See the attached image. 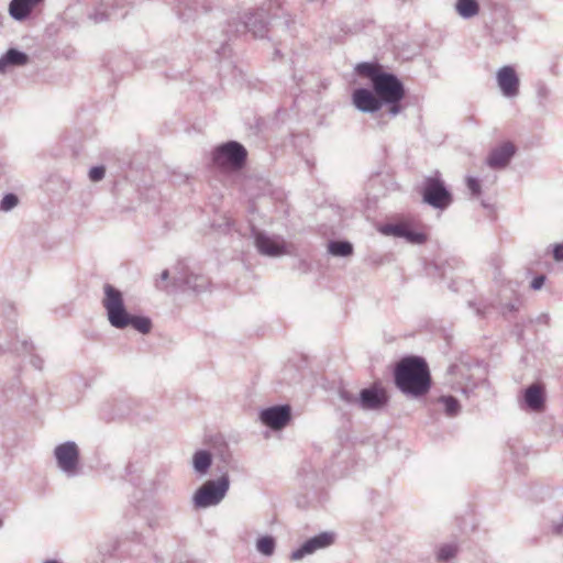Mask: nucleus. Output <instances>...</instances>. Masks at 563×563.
<instances>
[{
    "label": "nucleus",
    "mask_w": 563,
    "mask_h": 563,
    "mask_svg": "<svg viewBox=\"0 0 563 563\" xmlns=\"http://www.w3.org/2000/svg\"><path fill=\"white\" fill-rule=\"evenodd\" d=\"M396 386L405 394L419 397L431 387V376L427 362L419 356H407L395 368Z\"/></svg>",
    "instance_id": "1"
},
{
    "label": "nucleus",
    "mask_w": 563,
    "mask_h": 563,
    "mask_svg": "<svg viewBox=\"0 0 563 563\" xmlns=\"http://www.w3.org/2000/svg\"><path fill=\"white\" fill-rule=\"evenodd\" d=\"M356 71L371 79L375 93L380 102L391 104V112L398 113V103L405 96V89L400 80L393 74L385 73L383 67L374 63H362L356 66Z\"/></svg>",
    "instance_id": "2"
},
{
    "label": "nucleus",
    "mask_w": 563,
    "mask_h": 563,
    "mask_svg": "<svg viewBox=\"0 0 563 563\" xmlns=\"http://www.w3.org/2000/svg\"><path fill=\"white\" fill-rule=\"evenodd\" d=\"M103 291L104 298L102 303L108 312V319L113 327L123 329L131 325L141 333L150 332L152 328L150 319L129 314L124 308L123 295L120 290L110 284H106Z\"/></svg>",
    "instance_id": "3"
},
{
    "label": "nucleus",
    "mask_w": 563,
    "mask_h": 563,
    "mask_svg": "<svg viewBox=\"0 0 563 563\" xmlns=\"http://www.w3.org/2000/svg\"><path fill=\"white\" fill-rule=\"evenodd\" d=\"M246 156V150L240 143L231 141L213 151V163L224 172H234L243 167Z\"/></svg>",
    "instance_id": "4"
},
{
    "label": "nucleus",
    "mask_w": 563,
    "mask_h": 563,
    "mask_svg": "<svg viewBox=\"0 0 563 563\" xmlns=\"http://www.w3.org/2000/svg\"><path fill=\"white\" fill-rule=\"evenodd\" d=\"M229 489L227 475L217 481L206 482L195 494L194 501L197 507H209L220 503Z\"/></svg>",
    "instance_id": "5"
},
{
    "label": "nucleus",
    "mask_w": 563,
    "mask_h": 563,
    "mask_svg": "<svg viewBox=\"0 0 563 563\" xmlns=\"http://www.w3.org/2000/svg\"><path fill=\"white\" fill-rule=\"evenodd\" d=\"M421 195L426 203L438 209H445L452 202L451 194L438 176L426 178Z\"/></svg>",
    "instance_id": "6"
},
{
    "label": "nucleus",
    "mask_w": 563,
    "mask_h": 563,
    "mask_svg": "<svg viewBox=\"0 0 563 563\" xmlns=\"http://www.w3.org/2000/svg\"><path fill=\"white\" fill-rule=\"evenodd\" d=\"M388 399L387 390L380 384L374 383L361 390L357 402L365 410H379L387 405Z\"/></svg>",
    "instance_id": "7"
},
{
    "label": "nucleus",
    "mask_w": 563,
    "mask_h": 563,
    "mask_svg": "<svg viewBox=\"0 0 563 563\" xmlns=\"http://www.w3.org/2000/svg\"><path fill=\"white\" fill-rule=\"evenodd\" d=\"M55 456L63 471L74 473L77 470L79 453L75 443L66 442L58 445L55 449Z\"/></svg>",
    "instance_id": "8"
},
{
    "label": "nucleus",
    "mask_w": 563,
    "mask_h": 563,
    "mask_svg": "<svg viewBox=\"0 0 563 563\" xmlns=\"http://www.w3.org/2000/svg\"><path fill=\"white\" fill-rule=\"evenodd\" d=\"M262 422L274 430L283 429L290 420V408L288 406H275L261 412Z\"/></svg>",
    "instance_id": "9"
},
{
    "label": "nucleus",
    "mask_w": 563,
    "mask_h": 563,
    "mask_svg": "<svg viewBox=\"0 0 563 563\" xmlns=\"http://www.w3.org/2000/svg\"><path fill=\"white\" fill-rule=\"evenodd\" d=\"M334 542V534L330 532H322L308 541L301 548L291 553V560L297 561L307 554H311L319 549L327 548Z\"/></svg>",
    "instance_id": "10"
},
{
    "label": "nucleus",
    "mask_w": 563,
    "mask_h": 563,
    "mask_svg": "<svg viewBox=\"0 0 563 563\" xmlns=\"http://www.w3.org/2000/svg\"><path fill=\"white\" fill-rule=\"evenodd\" d=\"M498 86L506 97H515L519 92V78L511 66L501 67L496 75Z\"/></svg>",
    "instance_id": "11"
},
{
    "label": "nucleus",
    "mask_w": 563,
    "mask_h": 563,
    "mask_svg": "<svg viewBox=\"0 0 563 563\" xmlns=\"http://www.w3.org/2000/svg\"><path fill=\"white\" fill-rule=\"evenodd\" d=\"M353 104L363 112H374L380 109L382 102L371 90L360 88L352 95Z\"/></svg>",
    "instance_id": "12"
},
{
    "label": "nucleus",
    "mask_w": 563,
    "mask_h": 563,
    "mask_svg": "<svg viewBox=\"0 0 563 563\" xmlns=\"http://www.w3.org/2000/svg\"><path fill=\"white\" fill-rule=\"evenodd\" d=\"M255 244L258 251L265 255L277 256L288 253L286 243L280 239L257 234Z\"/></svg>",
    "instance_id": "13"
},
{
    "label": "nucleus",
    "mask_w": 563,
    "mask_h": 563,
    "mask_svg": "<svg viewBox=\"0 0 563 563\" xmlns=\"http://www.w3.org/2000/svg\"><path fill=\"white\" fill-rule=\"evenodd\" d=\"M515 145L510 142H505L499 147L492 151L487 158V164L493 168L505 167L512 155L515 154Z\"/></svg>",
    "instance_id": "14"
},
{
    "label": "nucleus",
    "mask_w": 563,
    "mask_h": 563,
    "mask_svg": "<svg viewBox=\"0 0 563 563\" xmlns=\"http://www.w3.org/2000/svg\"><path fill=\"white\" fill-rule=\"evenodd\" d=\"M384 233H390L396 236L406 238L409 242L412 243H424L427 241V234L422 231H413L406 223H399L394 225H388L384 229Z\"/></svg>",
    "instance_id": "15"
},
{
    "label": "nucleus",
    "mask_w": 563,
    "mask_h": 563,
    "mask_svg": "<svg viewBox=\"0 0 563 563\" xmlns=\"http://www.w3.org/2000/svg\"><path fill=\"white\" fill-rule=\"evenodd\" d=\"M525 400L530 409L541 411L544 407L543 387L539 384L531 385L526 390Z\"/></svg>",
    "instance_id": "16"
},
{
    "label": "nucleus",
    "mask_w": 563,
    "mask_h": 563,
    "mask_svg": "<svg viewBox=\"0 0 563 563\" xmlns=\"http://www.w3.org/2000/svg\"><path fill=\"white\" fill-rule=\"evenodd\" d=\"M43 0H12L9 7L10 14L16 20L25 19Z\"/></svg>",
    "instance_id": "17"
},
{
    "label": "nucleus",
    "mask_w": 563,
    "mask_h": 563,
    "mask_svg": "<svg viewBox=\"0 0 563 563\" xmlns=\"http://www.w3.org/2000/svg\"><path fill=\"white\" fill-rule=\"evenodd\" d=\"M27 62V56L16 49H9L7 54L0 59V70L9 64L12 65H24Z\"/></svg>",
    "instance_id": "18"
},
{
    "label": "nucleus",
    "mask_w": 563,
    "mask_h": 563,
    "mask_svg": "<svg viewBox=\"0 0 563 563\" xmlns=\"http://www.w3.org/2000/svg\"><path fill=\"white\" fill-rule=\"evenodd\" d=\"M479 7L476 0H459L456 11L463 18H471L478 13Z\"/></svg>",
    "instance_id": "19"
},
{
    "label": "nucleus",
    "mask_w": 563,
    "mask_h": 563,
    "mask_svg": "<svg viewBox=\"0 0 563 563\" xmlns=\"http://www.w3.org/2000/svg\"><path fill=\"white\" fill-rule=\"evenodd\" d=\"M438 402L442 404L444 407V412L449 417H454L460 412L461 405L456 398L453 396H441L438 399Z\"/></svg>",
    "instance_id": "20"
},
{
    "label": "nucleus",
    "mask_w": 563,
    "mask_h": 563,
    "mask_svg": "<svg viewBox=\"0 0 563 563\" xmlns=\"http://www.w3.org/2000/svg\"><path fill=\"white\" fill-rule=\"evenodd\" d=\"M211 465V455L206 451H199L194 456L195 470L199 473H206Z\"/></svg>",
    "instance_id": "21"
},
{
    "label": "nucleus",
    "mask_w": 563,
    "mask_h": 563,
    "mask_svg": "<svg viewBox=\"0 0 563 563\" xmlns=\"http://www.w3.org/2000/svg\"><path fill=\"white\" fill-rule=\"evenodd\" d=\"M329 251L336 256H347L353 252V247L349 242H332L329 244Z\"/></svg>",
    "instance_id": "22"
},
{
    "label": "nucleus",
    "mask_w": 563,
    "mask_h": 563,
    "mask_svg": "<svg viewBox=\"0 0 563 563\" xmlns=\"http://www.w3.org/2000/svg\"><path fill=\"white\" fill-rule=\"evenodd\" d=\"M275 549V541L271 537H262L257 541V550L265 554L271 555L274 552Z\"/></svg>",
    "instance_id": "23"
},
{
    "label": "nucleus",
    "mask_w": 563,
    "mask_h": 563,
    "mask_svg": "<svg viewBox=\"0 0 563 563\" xmlns=\"http://www.w3.org/2000/svg\"><path fill=\"white\" fill-rule=\"evenodd\" d=\"M457 552L456 545L453 544H444L438 551V560L439 561H448L455 556Z\"/></svg>",
    "instance_id": "24"
},
{
    "label": "nucleus",
    "mask_w": 563,
    "mask_h": 563,
    "mask_svg": "<svg viewBox=\"0 0 563 563\" xmlns=\"http://www.w3.org/2000/svg\"><path fill=\"white\" fill-rule=\"evenodd\" d=\"M18 197L13 194H8L3 197L1 203H0V209L3 210V211H8L10 209H12L13 207H15L18 205Z\"/></svg>",
    "instance_id": "25"
},
{
    "label": "nucleus",
    "mask_w": 563,
    "mask_h": 563,
    "mask_svg": "<svg viewBox=\"0 0 563 563\" xmlns=\"http://www.w3.org/2000/svg\"><path fill=\"white\" fill-rule=\"evenodd\" d=\"M466 186L474 196H478L481 194V185L476 178L467 177Z\"/></svg>",
    "instance_id": "26"
},
{
    "label": "nucleus",
    "mask_w": 563,
    "mask_h": 563,
    "mask_svg": "<svg viewBox=\"0 0 563 563\" xmlns=\"http://www.w3.org/2000/svg\"><path fill=\"white\" fill-rule=\"evenodd\" d=\"M104 167L102 166L92 167L89 172V178L92 181L101 180L104 176Z\"/></svg>",
    "instance_id": "27"
},
{
    "label": "nucleus",
    "mask_w": 563,
    "mask_h": 563,
    "mask_svg": "<svg viewBox=\"0 0 563 563\" xmlns=\"http://www.w3.org/2000/svg\"><path fill=\"white\" fill-rule=\"evenodd\" d=\"M553 256L556 261H563V245H556L554 247Z\"/></svg>",
    "instance_id": "28"
},
{
    "label": "nucleus",
    "mask_w": 563,
    "mask_h": 563,
    "mask_svg": "<svg viewBox=\"0 0 563 563\" xmlns=\"http://www.w3.org/2000/svg\"><path fill=\"white\" fill-rule=\"evenodd\" d=\"M544 283V277L543 276H539V277H536L532 283H531V286L533 289H539L542 287Z\"/></svg>",
    "instance_id": "29"
},
{
    "label": "nucleus",
    "mask_w": 563,
    "mask_h": 563,
    "mask_svg": "<svg viewBox=\"0 0 563 563\" xmlns=\"http://www.w3.org/2000/svg\"><path fill=\"white\" fill-rule=\"evenodd\" d=\"M45 563H58L57 561H46Z\"/></svg>",
    "instance_id": "30"
}]
</instances>
